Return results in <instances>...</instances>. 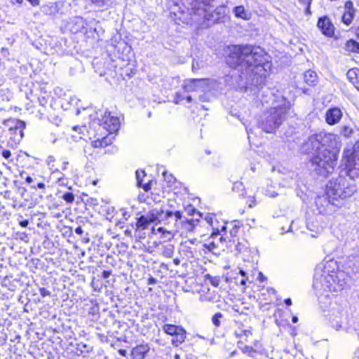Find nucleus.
<instances>
[{
	"label": "nucleus",
	"mask_w": 359,
	"mask_h": 359,
	"mask_svg": "<svg viewBox=\"0 0 359 359\" xmlns=\"http://www.w3.org/2000/svg\"><path fill=\"white\" fill-rule=\"evenodd\" d=\"M290 104L283 97L273 103V107L264 115L261 128L266 133H273L285 121Z\"/></svg>",
	"instance_id": "4"
},
{
	"label": "nucleus",
	"mask_w": 359,
	"mask_h": 359,
	"mask_svg": "<svg viewBox=\"0 0 359 359\" xmlns=\"http://www.w3.org/2000/svg\"><path fill=\"white\" fill-rule=\"evenodd\" d=\"M203 246L211 252H214L215 250L220 248L219 247L218 243H216L214 240H212L210 237L204 243Z\"/></svg>",
	"instance_id": "32"
},
{
	"label": "nucleus",
	"mask_w": 359,
	"mask_h": 359,
	"mask_svg": "<svg viewBox=\"0 0 359 359\" xmlns=\"http://www.w3.org/2000/svg\"><path fill=\"white\" fill-rule=\"evenodd\" d=\"M184 97H182L180 93H177L175 94V96L174 97V102L175 104H179L182 102V100H184Z\"/></svg>",
	"instance_id": "41"
},
{
	"label": "nucleus",
	"mask_w": 359,
	"mask_h": 359,
	"mask_svg": "<svg viewBox=\"0 0 359 359\" xmlns=\"http://www.w3.org/2000/svg\"><path fill=\"white\" fill-rule=\"evenodd\" d=\"M354 179L340 175L327 184V194L332 200H345L351 197L355 191Z\"/></svg>",
	"instance_id": "5"
},
{
	"label": "nucleus",
	"mask_w": 359,
	"mask_h": 359,
	"mask_svg": "<svg viewBox=\"0 0 359 359\" xmlns=\"http://www.w3.org/2000/svg\"><path fill=\"white\" fill-rule=\"evenodd\" d=\"M2 156L4 158L8 159L11 157V153L9 150L5 149L2 151Z\"/></svg>",
	"instance_id": "47"
},
{
	"label": "nucleus",
	"mask_w": 359,
	"mask_h": 359,
	"mask_svg": "<svg viewBox=\"0 0 359 359\" xmlns=\"http://www.w3.org/2000/svg\"><path fill=\"white\" fill-rule=\"evenodd\" d=\"M174 339H172L171 343L173 346L177 347L182 344L186 339V331L184 328L180 330L177 334H175Z\"/></svg>",
	"instance_id": "24"
},
{
	"label": "nucleus",
	"mask_w": 359,
	"mask_h": 359,
	"mask_svg": "<svg viewBox=\"0 0 359 359\" xmlns=\"http://www.w3.org/2000/svg\"><path fill=\"white\" fill-rule=\"evenodd\" d=\"M359 129L356 127L355 123L350 121L348 123H344L339 126V133L344 137L349 138L358 134Z\"/></svg>",
	"instance_id": "17"
},
{
	"label": "nucleus",
	"mask_w": 359,
	"mask_h": 359,
	"mask_svg": "<svg viewBox=\"0 0 359 359\" xmlns=\"http://www.w3.org/2000/svg\"><path fill=\"white\" fill-rule=\"evenodd\" d=\"M307 228L311 232H314L315 233H311L312 237H317L318 234H320L323 231V227L319 225H314L313 224L308 223Z\"/></svg>",
	"instance_id": "31"
},
{
	"label": "nucleus",
	"mask_w": 359,
	"mask_h": 359,
	"mask_svg": "<svg viewBox=\"0 0 359 359\" xmlns=\"http://www.w3.org/2000/svg\"><path fill=\"white\" fill-rule=\"evenodd\" d=\"M222 317V314L221 313H215L212 318V323L216 326L218 327L220 325V318Z\"/></svg>",
	"instance_id": "37"
},
{
	"label": "nucleus",
	"mask_w": 359,
	"mask_h": 359,
	"mask_svg": "<svg viewBox=\"0 0 359 359\" xmlns=\"http://www.w3.org/2000/svg\"><path fill=\"white\" fill-rule=\"evenodd\" d=\"M172 250L170 248H166L163 252V255L167 257H170L172 255Z\"/></svg>",
	"instance_id": "49"
},
{
	"label": "nucleus",
	"mask_w": 359,
	"mask_h": 359,
	"mask_svg": "<svg viewBox=\"0 0 359 359\" xmlns=\"http://www.w3.org/2000/svg\"><path fill=\"white\" fill-rule=\"evenodd\" d=\"M337 161V155L334 151L320 150L311 158L312 169L316 175L325 177L334 171Z\"/></svg>",
	"instance_id": "6"
},
{
	"label": "nucleus",
	"mask_w": 359,
	"mask_h": 359,
	"mask_svg": "<svg viewBox=\"0 0 359 359\" xmlns=\"http://www.w3.org/2000/svg\"><path fill=\"white\" fill-rule=\"evenodd\" d=\"M32 6H37L39 4V0H28Z\"/></svg>",
	"instance_id": "57"
},
{
	"label": "nucleus",
	"mask_w": 359,
	"mask_h": 359,
	"mask_svg": "<svg viewBox=\"0 0 359 359\" xmlns=\"http://www.w3.org/2000/svg\"><path fill=\"white\" fill-rule=\"evenodd\" d=\"M355 34H356V36H357V40L359 41V27H358L355 29Z\"/></svg>",
	"instance_id": "64"
},
{
	"label": "nucleus",
	"mask_w": 359,
	"mask_h": 359,
	"mask_svg": "<svg viewBox=\"0 0 359 359\" xmlns=\"http://www.w3.org/2000/svg\"><path fill=\"white\" fill-rule=\"evenodd\" d=\"M334 200L330 198L327 193L322 196H318L316 198V205L320 214H330L333 211Z\"/></svg>",
	"instance_id": "12"
},
{
	"label": "nucleus",
	"mask_w": 359,
	"mask_h": 359,
	"mask_svg": "<svg viewBox=\"0 0 359 359\" xmlns=\"http://www.w3.org/2000/svg\"><path fill=\"white\" fill-rule=\"evenodd\" d=\"M348 274L339 270L337 263L333 259L323 262L315 269L313 287L318 294L325 292L337 294L348 286Z\"/></svg>",
	"instance_id": "3"
},
{
	"label": "nucleus",
	"mask_w": 359,
	"mask_h": 359,
	"mask_svg": "<svg viewBox=\"0 0 359 359\" xmlns=\"http://www.w3.org/2000/svg\"><path fill=\"white\" fill-rule=\"evenodd\" d=\"M197 220L194 219H187L185 221L182 222V226L184 230L187 231H192L197 223Z\"/></svg>",
	"instance_id": "30"
},
{
	"label": "nucleus",
	"mask_w": 359,
	"mask_h": 359,
	"mask_svg": "<svg viewBox=\"0 0 359 359\" xmlns=\"http://www.w3.org/2000/svg\"><path fill=\"white\" fill-rule=\"evenodd\" d=\"M45 187H46L45 184L43 182L38 183L36 186H32V188L34 189H36L38 188V189L44 190Z\"/></svg>",
	"instance_id": "48"
},
{
	"label": "nucleus",
	"mask_w": 359,
	"mask_h": 359,
	"mask_svg": "<svg viewBox=\"0 0 359 359\" xmlns=\"http://www.w3.org/2000/svg\"><path fill=\"white\" fill-rule=\"evenodd\" d=\"M38 100L40 105L45 107L48 104V97L46 96H41Z\"/></svg>",
	"instance_id": "39"
},
{
	"label": "nucleus",
	"mask_w": 359,
	"mask_h": 359,
	"mask_svg": "<svg viewBox=\"0 0 359 359\" xmlns=\"http://www.w3.org/2000/svg\"><path fill=\"white\" fill-rule=\"evenodd\" d=\"M68 164H69V162H68V161H64V162L62 163V170H66V169H67V165H68Z\"/></svg>",
	"instance_id": "62"
},
{
	"label": "nucleus",
	"mask_w": 359,
	"mask_h": 359,
	"mask_svg": "<svg viewBox=\"0 0 359 359\" xmlns=\"http://www.w3.org/2000/svg\"><path fill=\"white\" fill-rule=\"evenodd\" d=\"M156 279H155L154 278L151 277V278H149V280H148V283H149V284H151H151H154V283H156Z\"/></svg>",
	"instance_id": "59"
},
{
	"label": "nucleus",
	"mask_w": 359,
	"mask_h": 359,
	"mask_svg": "<svg viewBox=\"0 0 359 359\" xmlns=\"http://www.w3.org/2000/svg\"><path fill=\"white\" fill-rule=\"evenodd\" d=\"M343 116L340 108L334 107L328 109L325 114V122L330 126H334L339 123Z\"/></svg>",
	"instance_id": "16"
},
{
	"label": "nucleus",
	"mask_w": 359,
	"mask_h": 359,
	"mask_svg": "<svg viewBox=\"0 0 359 359\" xmlns=\"http://www.w3.org/2000/svg\"><path fill=\"white\" fill-rule=\"evenodd\" d=\"M199 299L201 302L210 301V298L208 297L205 295H201Z\"/></svg>",
	"instance_id": "53"
},
{
	"label": "nucleus",
	"mask_w": 359,
	"mask_h": 359,
	"mask_svg": "<svg viewBox=\"0 0 359 359\" xmlns=\"http://www.w3.org/2000/svg\"><path fill=\"white\" fill-rule=\"evenodd\" d=\"M75 233L78 235H81L83 233V231L81 226H78L75 229Z\"/></svg>",
	"instance_id": "54"
},
{
	"label": "nucleus",
	"mask_w": 359,
	"mask_h": 359,
	"mask_svg": "<svg viewBox=\"0 0 359 359\" xmlns=\"http://www.w3.org/2000/svg\"><path fill=\"white\" fill-rule=\"evenodd\" d=\"M75 131H78L80 134H83L86 130L84 126H76L73 128Z\"/></svg>",
	"instance_id": "46"
},
{
	"label": "nucleus",
	"mask_w": 359,
	"mask_h": 359,
	"mask_svg": "<svg viewBox=\"0 0 359 359\" xmlns=\"http://www.w3.org/2000/svg\"><path fill=\"white\" fill-rule=\"evenodd\" d=\"M111 143V137L109 136H104L102 139L97 138V140L92 142V146L95 148H101L106 147Z\"/></svg>",
	"instance_id": "27"
},
{
	"label": "nucleus",
	"mask_w": 359,
	"mask_h": 359,
	"mask_svg": "<svg viewBox=\"0 0 359 359\" xmlns=\"http://www.w3.org/2000/svg\"><path fill=\"white\" fill-rule=\"evenodd\" d=\"M99 121L100 126L110 134L114 133L119 129V118L117 116H111L110 112L105 111L102 118Z\"/></svg>",
	"instance_id": "11"
},
{
	"label": "nucleus",
	"mask_w": 359,
	"mask_h": 359,
	"mask_svg": "<svg viewBox=\"0 0 359 359\" xmlns=\"http://www.w3.org/2000/svg\"><path fill=\"white\" fill-rule=\"evenodd\" d=\"M345 165V174L352 179L359 176V142H357L353 151H346L343 156Z\"/></svg>",
	"instance_id": "7"
},
{
	"label": "nucleus",
	"mask_w": 359,
	"mask_h": 359,
	"mask_svg": "<svg viewBox=\"0 0 359 359\" xmlns=\"http://www.w3.org/2000/svg\"><path fill=\"white\" fill-rule=\"evenodd\" d=\"M258 280L261 282H264L266 280V278L263 275L262 273H259Z\"/></svg>",
	"instance_id": "52"
},
{
	"label": "nucleus",
	"mask_w": 359,
	"mask_h": 359,
	"mask_svg": "<svg viewBox=\"0 0 359 359\" xmlns=\"http://www.w3.org/2000/svg\"><path fill=\"white\" fill-rule=\"evenodd\" d=\"M93 4L97 7L102 8L111 5V0H91Z\"/></svg>",
	"instance_id": "33"
},
{
	"label": "nucleus",
	"mask_w": 359,
	"mask_h": 359,
	"mask_svg": "<svg viewBox=\"0 0 359 359\" xmlns=\"http://www.w3.org/2000/svg\"><path fill=\"white\" fill-rule=\"evenodd\" d=\"M173 6L171 13L183 23H189V15L195 18L194 21L198 22L201 18L209 23L217 22L226 14L224 6L217 7L210 13V4L208 0H172Z\"/></svg>",
	"instance_id": "2"
},
{
	"label": "nucleus",
	"mask_w": 359,
	"mask_h": 359,
	"mask_svg": "<svg viewBox=\"0 0 359 359\" xmlns=\"http://www.w3.org/2000/svg\"><path fill=\"white\" fill-rule=\"evenodd\" d=\"M240 187H243V184L241 182H236L233 184V189L234 190L236 188L239 189Z\"/></svg>",
	"instance_id": "55"
},
{
	"label": "nucleus",
	"mask_w": 359,
	"mask_h": 359,
	"mask_svg": "<svg viewBox=\"0 0 359 359\" xmlns=\"http://www.w3.org/2000/svg\"><path fill=\"white\" fill-rule=\"evenodd\" d=\"M313 0H297L298 3L303 6L306 7L305 13L306 15H311L310 6Z\"/></svg>",
	"instance_id": "35"
},
{
	"label": "nucleus",
	"mask_w": 359,
	"mask_h": 359,
	"mask_svg": "<svg viewBox=\"0 0 359 359\" xmlns=\"http://www.w3.org/2000/svg\"><path fill=\"white\" fill-rule=\"evenodd\" d=\"M304 81L309 86H313L317 81V74L312 70H307L304 74Z\"/></svg>",
	"instance_id": "26"
},
{
	"label": "nucleus",
	"mask_w": 359,
	"mask_h": 359,
	"mask_svg": "<svg viewBox=\"0 0 359 359\" xmlns=\"http://www.w3.org/2000/svg\"><path fill=\"white\" fill-rule=\"evenodd\" d=\"M233 13L238 18L245 20H249L251 18V14L248 12L243 6H238L233 8Z\"/></svg>",
	"instance_id": "22"
},
{
	"label": "nucleus",
	"mask_w": 359,
	"mask_h": 359,
	"mask_svg": "<svg viewBox=\"0 0 359 359\" xmlns=\"http://www.w3.org/2000/svg\"><path fill=\"white\" fill-rule=\"evenodd\" d=\"M243 352L245 353H247L248 355H250L252 353L255 352V350L252 347H250V346H245L243 348Z\"/></svg>",
	"instance_id": "42"
},
{
	"label": "nucleus",
	"mask_w": 359,
	"mask_h": 359,
	"mask_svg": "<svg viewBox=\"0 0 359 359\" xmlns=\"http://www.w3.org/2000/svg\"><path fill=\"white\" fill-rule=\"evenodd\" d=\"M208 85V81L204 79H187L184 81L183 88L187 92L204 91Z\"/></svg>",
	"instance_id": "14"
},
{
	"label": "nucleus",
	"mask_w": 359,
	"mask_h": 359,
	"mask_svg": "<svg viewBox=\"0 0 359 359\" xmlns=\"http://www.w3.org/2000/svg\"><path fill=\"white\" fill-rule=\"evenodd\" d=\"M320 133L311 135L303 144V149L306 153H312L313 155L316 154L319 151L323 150L321 147Z\"/></svg>",
	"instance_id": "13"
},
{
	"label": "nucleus",
	"mask_w": 359,
	"mask_h": 359,
	"mask_svg": "<svg viewBox=\"0 0 359 359\" xmlns=\"http://www.w3.org/2000/svg\"><path fill=\"white\" fill-rule=\"evenodd\" d=\"M62 198L68 203H71L74 201V194L71 192H67V193H65L63 196H62Z\"/></svg>",
	"instance_id": "38"
},
{
	"label": "nucleus",
	"mask_w": 359,
	"mask_h": 359,
	"mask_svg": "<svg viewBox=\"0 0 359 359\" xmlns=\"http://www.w3.org/2000/svg\"><path fill=\"white\" fill-rule=\"evenodd\" d=\"M345 48L347 51L359 53V41L350 39L346 43Z\"/></svg>",
	"instance_id": "28"
},
{
	"label": "nucleus",
	"mask_w": 359,
	"mask_h": 359,
	"mask_svg": "<svg viewBox=\"0 0 359 359\" xmlns=\"http://www.w3.org/2000/svg\"><path fill=\"white\" fill-rule=\"evenodd\" d=\"M173 216L175 218V222H177L179 219H182V214L180 211H176L175 212H172L171 211H167L165 213L166 219L172 218Z\"/></svg>",
	"instance_id": "36"
},
{
	"label": "nucleus",
	"mask_w": 359,
	"mask_h": 359,
	"mask_svg": "<svg viewBox=\"0 0 359 359\" xmlns=\"http://www.w3.org/2000/svg\"><path fill=\"white\" fill-rule=\"evenodd\" d=\"M226 229L225 225H222L220 229L219 228H213V231L210 236L212 240H214L216 243H218L220 248L224 246V243L226 241L224 235L222 234V232L225 231Z\"/></svg>",
	"instance_id": "19"
},
{
	"label": "nucleus",
	"mask_w": 359,
	"mask_h": 359,
	"mask_svg": "<svg viewBox=\"0 0 359 359\" xmlns=\"http://www.w3.org/2000/svg\"><path fill=\"white\" fill-rule=\"evenodd\" d=\"M240 335L248 337L249 336L252 335V332L250 330H245L242 331V333Z\"/></svg>",
	"instance_id": "50"
},
{
	"label": "nucleus",
	"mask_w": 359,
	"mask_h": 359,
	"mask_svg": "<svg viewBox=\"0 0 359 359\" xmlns=\"http://www.w3.org/2000/svg\"><path fill=\"white\" fill-rule=\"evenodd\" d=\"M247 280H248L247 277H243L242 278V280H241V283H240L241 285L243 286H245L246 285Z\"/></svg>",
	"instance_id": "58"
},
{
	"label": "nucleus",
	"mask_w": 359,
	"mask_h": 359,
	"mask_svg": "<svg viewBox=\"0 0 359 359\" xmlns=\"http://www.w3.org/2000/svg\"><path fill=\"white\" fill-rule=\"evenodd\" d=\"M39 293L43 297L50 294V292L43 287L39 289Z\"/></svg>",
	"instance_id": "43"
},
{
	"label": "nucleus",
	"mask_w": 359,
	"mask_h": 359,
	"mask_svg": "<svg viewBox=\"0 0 359 359\" xmlns=\"http://www.w3.org/2000/svg\"><path fill=\"white\" fill-rule=\"evenodd\" d=\"M182 328L183 327H182L180 326L167 324L163 327V330L166 334L171 335V336H174L175 334H177V332H178V331H180V330H182Z\"/></svg>",
	"instance_id": "29"
},
{
	"label": "nucleus",
	"mask_w": 359,
	"mask_h": 359,
	"mask_svg": "<svg viewBox=\"0 0 359 359\" xmlns=\"http://www.w3.org/2000/svg\"><path fill=\"white\" fill-rule=\"evenodd\" d=\"M284 302H285V304L287 306H290L292 304V300L290 298L285 299Z\"/></svg>",
	"instance_id": "60"
},
{
	"label": "nucleus",
	"mask_w": 359,
	"mask_h": 359,
	"mask_svg": "<svg viewBox=\"0 0 359 359\" xmlns=\"http://www.w3.org/2000/svg\"><path fill=\"white\" fill-rule=\"evenodd\" d=\"M346 76L349 81L359 90V69H349L346 73Z\"/></svg>",
	"instance_id": "21"
},
{
	"label": "nucleus",
	"mask_w": 359,
	"mask_h": 359,
	"mask_svg": "<svg viewBox=\"0 0 359 359\" xmlns=\"http://www.w3.org/2000/svg\"><path fill=\"white\" fill-rule=\"evenodd\" d=\"M166 175H167L166 172H163V175L165 180H167L168 183L171 185L172 183H174L175 179L171 175H169L168 177L167 178Z\"/></svg>",
	"instance_id": "40"
},
{
	"label": "nucleus",
	"mask_w": 359,
	"mask_h": 359,
	"mask_svg": "<svg viewBox=\"0 0 359 359\" xmlns=\"http://www.w3.org/2000/svg\"><path fill=\"white\" fill-rule=\"evenodd\" d=\"M163 214V210L153 209L145 215H142L137 219V226L142 229H147L151 224H157L160 222V217Z\"/></svg>",
	"instance_id": "9"
},
{
	"label": "nucleus",
	"mask_w": 359,
	"mask_h": 359,
	"mask_svg": "<svg viewBox=\"0 0 359 359\" xmlns=\"http://www.w3.org/2000/svg\"><path fill=\"white\" fill-rule=\"evenodd\" d=\"M228 65L232 68H240L247 74L261 76L270 71L271 63L269 56L259 46L238 45L233 46L227 58Z\"/></svg>",
	"instance_id": "1"
},
{
	"label": "nucleus",
	"mask_w": 359,
	"mask_h": 359,
	"mask_svg": "<svg viewBox=\"0 0 359 359\" xmlns=\"http://www.w3.org/2000/svg\"><path fill=\"white\" fill-rule=\"evenodd\" d=\"M25 181H26L27 183L29 184V183L33 182V180H32V178L30 176H27L25 178Z\"/></svg>",
	"instance_id": "61"
},
{
	"label": "nucleus",
	"mask_w": 359,
	"mask_h": 359,
	"mask_svg": "<svg viewBox=\"0 0 359 359\" xmlns=\"http://www.w3.org/2000/svg\"><path fill=\"white\" fill-rule=\"evenodd\" d=\"M205 278L208 280L214 287H218L220 283V278L219 276H212L210 274H207Z\"/></svg>",
	"instance_id": "34"
},
{
	"label": "nucleus",
	"mask_w": 359,
	"mask_h": 359,
	"mask_svg": "<svg viewBox=\"0 0 359 359\" xmlns=\"http://www.w3.org/2000/svg\"><path fill=\"white\" fill-rule=\"evenodd\" d=\"M149 351V346L147 344H142L135 348L133 349V353L138 359H142Z\"/></svg>",
	"instance_id": "25"
},
{
	"label": "nucleus",
	"mask_w": 359,
	"mask_h": 359,
	"mask_svg": "<svg viewBox=\"0 0 359 359\" xmlns=\"http://www.w3.org/2000/svg\"><path fill=\"white\" fill-rule=\"evenodd\" d=\"M111 273L110 271H104L102 272V277L104 278H108L110 276Z\"/></svg>",
	"instance_id": "51"
},
{
	"label": "nucleus",
	"mask_w": 359,
	"mask_h": 359,
	"mask_svg": "<svg viewBox=\"0 0 359 359\" xmlns=\"http://www.w3.org/2000/svg\"><path fill=\"white\" fill-rule=\"evenodd\" d=\"M87 25L86 20L81 17H74L70 23V29L74 33L82 32Z\"/></svg>",
	"instance_id": "20"
},
{
	"label": "nucleus",
	"mask_w": 359,
	"mask_h": 359,
	"mask_svg": "<svg viewBox=\"0 0 359 359\" xmlns=\"http://www.w3.org/2000/svg\"><path fill=\"white\" fill-rule=\"evenodd\" d=\"M320 140L322 149H327V150H332L336 152V155L339 151L341 143L339 141V137L333 133L320 132Z\"/></svg>",
	"instance_id": "10"
},
{
	"label": "nucleus",
	"mask_w": 359,
	"mask_h": 359,
	"mask_svg": "<svg viewBox=\"0 0 359 359\" xmlns=\"http://www.w3.org/2000/svg\"><path fill=\"white\" fill-rule=\"evenodd\" d=\"M20 224L22 227H27V225L29 224V222L28 220H23L20 222Z\"/></svg>",
	"instance_id": "56"
},
{
	"label": "nucleus",
	"mask_w": 359,
	"mask_h": 359,
	"mask_svg": "<svg viewBox=\"0 0 359 359\" xmlns=\"http://www.w3.org/2000/svg\"><path fill=\"white\" fill-rule=\"evenodd\" d=\"M266 292L268 294L269 297L275 296L276 291L272 287H268L266 289Z\"/></svg>",
	"instance_id": "44"
},
{
	"label": "nucleus",
	"mask_w": 359,
	"mask_h": 359,
	"mask_svg": "<svg viewBox=\"0 0 359 359\" xmlns=\"http://www.w3.org/2000/svg\"><path fill=\"white\" fill-rule=\"evenodd\" d=\"M239 273L242 276V277H246V273L243 269H239Z\"/></svg>",
	"instance_id": "63"
},
{
	"label": "nucleus",
	"mask_w": 359,
	"mask_h": 359,
	"mask_svg": "<svg viewBox=\"0 0 359 359\" xmlns=\"http://www.w3.org/2000/svg\"><path fill=\"white\" fill-rule=\"evenodd\" d=\"M262 297H264V300H265V304H270L271 302H272V298H271V297H269V298H265V297H267L268 294L266 293V292H264L262 293Z\"/></svg>",
	"instance_id": "45"
},
{
	"label": "nucleus",
	"mask_w": 359,
	"mask_h": 359,
	"mask_svg": "<svg viewBox=\"0 0 359 359\" xmlns=\"http://www.w3.org/2000/svg\"><path fill=\"white\" fill-rule=\"evenodd\" d=\"M4 125L8 130V135L12 142L11 144H19L22 140L25 128V123L21 120L10 118L4 122Z\"/></svg>",
	"instance_id": "8"
},
{
	"label": "nucleus",
	"mask_w": 359,
	"mask_h": 359,
	"mask_svg": "<svg viewBox=\"0 0 359 359\" xmlns=\"http://www.w3.org/2000/svg\"><path fill=\"white\" fill-rule=\"evenodd\" d=\"M317 27L325 36L332 37L334 34V27L330 19L327 16L319 18Z\"/></svg>",
	"instance_id": "15"
},
{
	"label": "nucleus",
	"mask_w": 359,
	"mask_h": 359,
	"mask_svg": "<svg viewBox=\"0 0 359 359\" xmlns=\"http://www.w3.org/2000/svg\"><path fill=\"white\" fill-rule=\"evenodd\" d=\"M355 10L353 7V4L348 1L345 4L344 12L341 18V21L344 24L349 25L353 22L355 16Z\"/></svg>",
	"instance_id": "18"
},
{
	"label": "nucleus",
	"mask_w": 359,
	"mask_h": 359,
	"mask_svg": "<svg viewBox=\"0 0 359 359\" xmlns=\"http://www.w3.org/2000/svg\"><path fill=\"white\" fill-rule=\"evenodd\" d=\"M136 180L137 184L138 187L143 188L145 191H149L151 189L149 182H144V177L146 176V174L144 170H137L136 171Z\"/></svg>",
	"instance_id": "23"
}]
</instances>
